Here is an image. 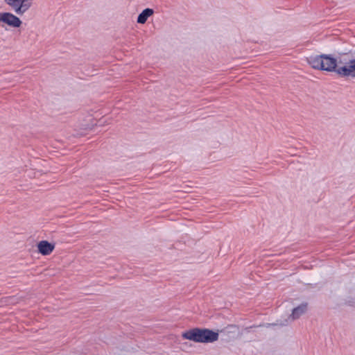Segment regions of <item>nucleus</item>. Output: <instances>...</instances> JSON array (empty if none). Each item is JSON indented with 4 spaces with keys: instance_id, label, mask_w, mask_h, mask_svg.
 <instances>
[{
    "instance_id": "nucleus-1",
    "label": "nucleus",
    "mask_w": 355,
    "mask_h": 355,
    "mask_svg": "<svg viewBox=\"0 0 355 355\" xmlns=\"http://www.w3.org/2000/svg\"><path fill=\"white\" fill-rule=\"evenodd\" d=\"M182 337L196 343H209L218 340L219 335L209 329L193 328L183 332Z\"/></svg>"
},
{
    "instance_id": "nucleus-8",
    "label": "nucleus",
    "mask_w": 355,
    "mask_h": 355,
    "mask_svg": "<svg viewBox=\"0 0 355 355\" xmlns=\"http://www.w3.org/2000/svg\"><path fill=\"white\" fill-rule=\"evenodd\" d=\"M154 14V10L152 8L144 9L137 17V23L144 24L146 22L148 17Z\"/></svg>"
},
{
    "instance_id": "nucleus-3",
    "label": "nucleus",
    "mask_w": 355,
    "mask_h": 355,
    "mask_svg": "<svg viewBox=\"0 0 355 355\" xmlns=\"http://www.w3.org/2000/svg\"><path fill=\"white\" fill-rule=\"evenodd\" d=\"M5 3L17 15H24L32 6L33 0H3Z\"/></svg>"
},
{
    "instance_id": "nucleus-4",
    "label": "nucleus",
    "mask_w": 355,
    "mask_h": 355,
    "mask_svg": "<svg viewBox=\"0 0 355 355\" xmlns=\"http://www.w3.org/2000/svg\"><path fill=\"white\" fill-rule=\"evenodd\" d=\"M9 12H0V23L1 26L7 25L11 28H19L22 24V21L17 16Z\"/></svg>"
},
{
    "instance_id": "nucleus-6",
    "label": "nucleus",
    "mask_w": 355,
    "mask_h": 355,
    "mask_svg": "<svg viewBox=\"0 0 355 355\" xmlns=\"http://www.w3.org/2000/svg\"><path fill=\"white\" fill-rule=\"evenodd\" d=\"M55 245L47 241H41L37 244L38 252L42 255H49L54 250Z\"/></svg>"
},
{
    "instance_id": "nucleus-7",
    "label": "nucleus",
    "mask_w": 355,
    "mask_h": 355,
    "mask_svg": "<svg viewBox=\"0 0 355 355\" xmlns=\"http://www.w3.org/2000/svg\"><path fill=\"white\" fill-rule=\"evenodd\" d=\"M307 310V304L302 303L300 306L293 309L292 313L288 317V320L293 321L298 319Z\"/></svg>"
},
{
    "instance_id": "nucleus-2",
    "label": "nucleus",
    "mask_w": 355,
    "mask_h": 355,
    "mask_svg": "<svg viewBox=\"0 0 355 355\" xmlns=\"http://www.w3.org/2000/svg\"><path fill=\"white\" fill-rule=\"evenodd\" d=\"M306 60L313 69L327 71H334L337 64L343 63L340 60H337L326 54L310 55L306 58Z\"/></svg>"
},
{
    "instance_id": "nucleus-5",
    "label": "nucleus",
    "mask_w": 355,
    "mask_h": 355,
    "mask_svg": "<svg viewBox=\"0 0 355 355\" xmlns=\"http://www.w3.org/2000/svg\"><path fill=\"white\" fill-rule=\"evenodd\" d=\"M334 71L342 77H352L355 78V59H352L346 62V64L337 67Z\"/></svg>"
}]
</instances>
